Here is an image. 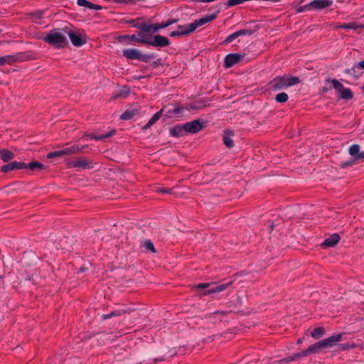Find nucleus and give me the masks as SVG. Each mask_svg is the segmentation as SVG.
Listing matches in <instances>:
<instances>
[{
  "label": "nucleus",
  "instance_id": "obj_47",
  "mask_svg": "<svg viewBox=\"0 0 364 364\" xmlns=\"http://www.w3.org/2000/svg\"><path fill=\"white\" fill-rule=\"evenodd\" d=\"M159 192L165 193H171V191L170 189H159Z\"/></svg>",
  "mask_w": 364,
  "mask_h": 364
},
{
  "label": "nucleus",
  "instance_id": "obj_6",
  "mask_svg": "<svg viewBox=\"0 0 364 364\" xmlns=\"http://www.w3.org/2000/svg\"><path fill=\"white\" fill-rule=\"evenodd\" d=\"M66 34L69 36L71 43L75 46L80 47L86 43L85 37L78 32L69 31L66 32Z\"/></svg>",
  "mask_w": 364,
  "mask_h": 364
},
{
  "label": "nucleus",
  "instance_id": "obj_30",
  "mask_svg": "<svg viewBox=\"0 0 364 364\" xmlns=\"http://www.w3.org/2000/svg\"><path fill=\"white\" fill-rule=\"evenodd\" d=\"M143 247L146 250L150 251L151 252H155V248L154 244L150 240H146L143 243Z\"/></svg>",
  "mask_w": 364,
  "mask_h": 364
},
{
  "label": "nucleus",
  "instance_id": "obj_4",
  "mask_svg": "<svg viewBox=\"0 0 364 364\" xmlns=\"http://www.w3.org/2000/svg\"><path fill=\"white\" fill-rule=\"evenodd\" d=\"M232 284V282H229L226 284H222L216 285L215 283H201L196 286L197 289H208L203 293V295H208L210 294H215L223 291L228 287Z\"/></svg>",
  "mask_w": 364,
  "mask_h": 364
},
{
  "label": "nucleus",
  "instance_id": "obj_5",
  "mask_svg": "<svg viewBox=\"0 0 364 364\" xmlns=\"http://www.w3.org/2000/svg\"><path fill=\"white\" fill-rule=\"evenodd\" d=\"M177 19H170L166 22L156 24H148L146 23H141L136 26V27L144 32H153L156 33L159 30L165 28L177 22Z\"/></svg>",
  "mask_w": 364,
  "mask_h": 364
},
{
  "label": "nucleus",
  "instance_id": "obj_20",
  "mask_svg": "<svg viewBox=\"0 0 364 364\" xmlns=\"http://www.w3.org/2000/svg\"><path fill=\"white\" fill-rule=\"evenodd\" d=\"M162 110L154 114L149 122L144 125V129H149L154 124H155L161 117Z\"/></svg>",
  "mask_w": 364,
  "mask_h": 364
},
{
  "label": "nucleus",
  "instance_id": "obj_3",
  "mask_svg": "<svg viewBox=\"0 0 364 364\" xmlns=\"http://www.w3.org/2000/svg\"><path fill=\"white\" fill-rule=\"evenodd\" d=\"M300 80L297 77H292L289 75L277 76L270 82L271 87L274 90H279L291 87L299 83Z\"/></svg>",
  "mask_w": 364,
  "mask_h": 364
},
{
  "label": "nucleus",
  "instance_id": "obj_35",
  "mask_svg": "<svg viewBox=\"0 0 364 364\" xmlns=\"http://www.w3.org/2000/svg\"><path fill=\"white\" fill-rule=\"evenodd\" d=\"M331 82L333 84V87L336 89L338 92H340L341 90L344 88L343 85L337 80L333 79L332 80Z\"/></svg>",
  "mask_w": 364,
  "mask_h": 364
},
{
  "label": "nucleus",
  "instance_id": "obj_16",
  "mask_svg": "<svg viewBox=\"0 0 364 364\" xmlns=\"http://www.w3.org/2000/svg\"><path fill=\"white\" fill-rule=\"evenodd\" d=\"M130 38H134V41L137 43H144L151 46V37L149 36H146L143 33H139L138 36L132 35Z\"/></svg>",
  "mask_w": 364,
  "mask_h": 364
},
{
  "label": "nucleus",
  "instance_id": "obj_1",
  "mask_svg": "<svg viewBox=\"0 0 364 364\" xmlns=\"http://www.w3.org/2000/svg\"><path fill=\"white\" fill-rule=\"evenodd\" d=\"M42 39L55 48H61L68 44L66 32L61 29H53L46 33Z\"/></svg>",
  "mask_w": 364,
  "mask_h": 364
},
{
  "label": "nucleus",
  "instance_id": "obj_7",
  "mask_svg": "<svg viewBox=\"0 0 364 364\" xmlns=\"http://www.w3.org/2000/svg\"><path fill=\"white\" fill-rule=\"evenodd\" d=\"M123 55L130 60H138L144 61L145 56L137 49H124L122 51Z\"/></svg>",
  "mask_w": 364,
  "mask_h": 364
},
{
  "label": "nucleus",
  "instance_id": "obj_19",
  "mask_svg": "<svg viewBox=\"0 0 364 364\" xmlns=\"http://www.w3.org/2000/svg\"><path fill=\"white\" fill-rule=\"evenodd\" d=\"M339 240L340 236L338 234H333L325 240L323 245L326 247H333L338 242Z\"/></svg>",
  "mask_w": 364,
  "mask_h": 364
},
{
  "label": "nucleus",
  "instance_id": "obj_36",
  "mask_svg": "<svg viewBox=\"0 0 364 364\" xmlns=\"http://www.w3.org/2000/svg\"><path fill=\"white\" fill-rule=\"evenodd\" d=\"M243 3L242 0H228L226 3L228 7H232Z\"/></svg>",
  "mask_w": 364,
  "mask_h": 364
},
{
  "label": "nucleus",
  "instance_id": "obj_27",
  "mask_svg": "<svg viewBox=\"0 0 364 364\" xmlns=\"http://www.w3.org/2000/svg\"><path fill=\"white\" fill-rule=\"evenodd\" d=\"M341 97L343 99L349 100L353 97V93L349 88H343L339 92Z\"/></svg>",
  "mask_w": 364,
  "mask_h": 364
},
{
  "label": "nucleus",
  "instance_id": "obj_10",
  "mask_svg": "<svg viewBox=\"0 0 364 364\" xmlns=\"http://www.w3.org/2000/svg\"><path fill=\"white\" fill-rule=\"evenodd\" d=\"M321 349H323V348L322 345L321 344V341H319V342L309 346L305 350H303L301 353L296 354L294 357L300 358V357L306 356L311 353H317L319 352V350Z\"/></svg>",
  "mask_w": 364,
  "mask_h": 364
},
{
  "label": "nucleus",
  "instance_id": "obj_17",
  "mask_svg": "<svg viewBox=\"0 0 364 364\" xmlns=\"http://www.w3.org/2000/svg\"><path fill=\"white\" fill-rule=\"evenodd\" d=\"M349 154L355 157L356 159H364V152L360 153V146L357 144H353L349 148Z\"/></svg>",
  "mask_w": 364,
  "mask_h": 364
},
{
  "label": "nucleus",
  "instance_id": "obj_45",
  "mask_svg": "<svg viewBox=\"0 0 364 364\" xmlns=\"http://www.w3.org/2000/svg\"><path fill=\"white\" fill-rule=\"evenodd\" d=\"M101 8L102 7L99 5L92 4V5H90L89 9L100 10V9H101Z\"/></svg>",
  "mask_w": 364,
  "mask_h": 364
},
{
  "label": "nucleus",
  "instance_id": "obj_37",
  "mask_svg": "<svg viewBox=\"0 0 364 364\" xmlns=\"http://www.w3.org/2000/svg\"><path fill=\"white\" fill-rule=\"evenodd\" d=\"M237 37V35L236 33V32L229 35L226 39L225 40V43H230L231 42H232L235 39H236Z\"/></svg>",
  "mask_w": 364,
  "mask_h": 364
},
{
  "label": "nucleus",
  "instance_id": "obj_21",
  "mask_svg": "<svg viewBox=\"0 0 364 364\" xmlns=\"http://www.w3.org/2000/svg\"><path fill=\"white\" fill-rule=\"evenodd\" d=\"M14 157V153L7 150L3 149L0 150V158L4 161L8 162L11 160Z\"/></svg>",
  "mask_w": 364,
  "mask_h": 364
},
{
  "label": "nucleus",
  "instance_id": "obj_32",
  "mask_svg": "<svg viewBox=\"0 0 364 364\" xmlns=\"http://www.w3.org/2000/svg\"><path fill=\"white\" fill-rule=\"evenodd\" d=\"M132 36H122L119 37V41L120 42H125L126 44H132V41H134V38H130Z\"/></svg>",
  "mask_w": 364,
  "mask_h": 364
},
{
  "label": "nucleus",
  "instance_id": "obj_52",
  "mask_svg": "<svg viewBox=\"0 0 364 364\" xmlns=\"http://www.w3.org/2000/svg\"><path fill=\"white\" fill-rule=\"evenodd\" d=\"M363 89L364 90V85H363Z\"/></svg>",
  "mask_w": 364,
  "mask_h": 364
},
{
  "label": "nucleus",
  "instance_id": "obj_43",
  "mask_svg": "<svg viewBox=\"0 0 364 364\" xmlns=\"http://www.w3.org/2000/svg\"><path fill=\"white\" fill-rule=\"evenodd\" d=\"M43 12H38V13H36L33 15V21L36 22V23H39L37 19L38 18H41V16L43 15Z\"/></svg>",
  "mask_w": 364,
  "mask_h": 364
},
{
  "label": "nucleus",
  "instance_id": "obj_9",
  "mask_svg": "<svg viewBox=\"0 0 364 364\" xmlns=\"http://www.w3.org/2000/svg\"><path fill=\"white\" fill-rule=\"evenodd\" d=\"M183 125L186 133L195 134L200 131L203 128V124L199 120H193L192 122H186Z\"/></svg>",
  "mask_w": 364,
  "mask_h": 364
},
{
  "label": "nucleus",
  "instance_id": "obj_11",
  "mask_svg": "<svg viewBox=\"0 0 364 364\" xmlns=\"http://www.w3.org/2000/svg\"><path fill=\"white\" fill-rule=\"evenodd\" d=\"M170 45V41L168 38L161 36L156 35L154 38H151V46L154 47H166Z\"/></svg>",
  "mask_w": 364,
  "mask_h": 364
},
{
  "label": "nucleus",
  "instance_id": "obj_12",
  "mask_svg": "<svg viewBox=\"0 0 364 364\" xmlns=\"http://www.w3.org/2000/svg\"><path fill=\"white\" fill-rule=\"evenodd\" d=\"M332 0H314L310 2L312 10H321L333 5Z\"/></svg>",
  "mask_w": 364,
  "mask_h": 364
},
{
  "label": "nucleus",
  "instance_id": "obj_50",
  "mask_svg": "<svg viewBox=\"0 0 364 364\" xmlns=\"http://www.w3.org/2000/svg\"><path fill=\"white\" fill-rule=\"evenodd\" d=\"M191 108L192 109H196L197 107H195V106H191Z\"/></svg>",
  "mask_w": 364,
  "mask_h": 364
},
{
  "label": "nucleus",
  "instance_id": "obj_34",
  "mask_svg": "<svg viewBox=\"0 0 364 364\" xmlns=\"http://www.w3.org/2000/svg\"><path fill=\"white\" fill-rule=\"evenodd\" d=\"M331 82L333 84V87L336 89L338 92H340L341 90L344 88L343 85L337 80L333 79L332 80Z\"/></svg>",
  "mask_w": 364,
  "mask_h": 364
},
{
  "label": "nucleus",
  "instance_id": "obj_8",
  "mask_svg": "<svg viewBox=\"0 0 364 364\" xmlns=\"http://www.w3.org/2000/svg\"><path fill=\"white\" fill-rule=\"evenodd\" d=\"M243 55L239 53H230L225 56L224 65L225 68H231L243 58Z\"/></svg>",
  "mask_w": 364,
  "mask_h": 364
},
{
  "label": "nucleus",
  "instance_id": "obj_26",
  "mask_svg": "<svg viewBox=\"0 0 364 364\" xmlns=\"http://www.w3.org/2000/svg\"><path fill=\"white\" fill-rule=\"evenodd\" d=\"M325 333V329L322 327L315 328L311 333V336L315 338L318 339L322 337Z\"/></svg>",
  "mask_w": 364,
  "mask_h": 364
},
{
  "label": "nucleus",
  "instance_id": "obj_51",
  "mask_svg": "<svg viewBox=\"0 0 364 364\" xmlns=\"http://www.w3.org/2000/svg\"><path fill=\"white\" fill-rule=\"evenodd\" d=\"M305 0H301V3L304 2Z\"/></svg>",
  "mask_w": 364,
  "mask_h": 364
},
{
  "label": "nucleus",
  "instance_id": "obj_40",
  "mask_svg": "<svg viewBox=\"0 0 364 364\" xmlns=\"http://www.w3.org/2000/svg\"><path fill=\"white\" fill-rule=\"evenodd\" d=\"M134 114L132 112L126 111L121 115V119H130L131 118H132Z\"/></svg>",
  "mask_w": 364,
  "mask_h": 364
},
{
  "label": "nucleus",
  "instance_id": "obj_28",
  "mask_svg": "<svg viewBox=\"0 0 364 364\" xmlns=\"http://www.w3.org/2000/svg\"><path fill=\"white\" fill-rule=\"evenodd\" d=\"M124 312H125V311H124V310L114 311H112L110 314H103L102 316V318L105 320V319L109 318L112 316H121L122 314H123Z\"/></svg>",
  "mask_w": 364,
  "mask_h": 364
},
{
  "label": "nucleus",
  "instance_id": "obj_18",
  "mask_svg": "<svg viewBox=\"0 0 364 364\" xmlns=\"http://www.w3.org/2000/svg\"><path fill=\"white\" fill-rule=\"evenodd\" d=\"M186 133L184 125H176L170 129V134L172 136L180 137Z\"/></svg>",
  "mask_w": 364,
  "mask_h": 364
},
{
  "label": "nucleus",
  "instance_id": "obj_46",
  "mask_svg": "<svg viewBox=\"0 0 364 364\" xmlns=\"http://www.w3.org/2000/svg\"><path fill=\"white\" fill-rule=\"evenodd\" d=\"M357 67L360 69H364V60L358 63Z\"/></svg>",
  "mask_w": 364,
  "mask_h": 364
},
{
  "label": "nucleus",
  "instance_id": "obj_39",
  "mask_svg": "<svg viewBox=\"0 0 364 364\" xmlns=\"http://www.w3.org/2000/svg\"><path fill=\"white\" fill-rule=\"evenodd\" d=\"M11 58L10 56H4L0 58V65L10 63Z\"/></svg>",
  "mask_w": 364,
  "mask_h": 364
},
{
  "label": "nucleus",
  "instance_id": "obj_25",
  "mask_svg": "<svg viewBox=\"0 0 364 364\" xmlns=\"http://www.w3.org/2000/svg\"><path fill=\"white\" fill-rule=\"evenodd\" d=\"M43 167V165L41 163L39 162H31L28 164L25 163V168L23 169H30V170H36V169H42Z\"/></svg>",
  "mask_w": 364,
  "mask_h": 364
},
{
  "label": "nucleus",
  "instance_id": "obj_49",
  "mask_svg": "<svg viewBox=\"0 0 364 364\" xmlns=\"http://www.w3.org/2000/svg\"><path fill=\"white\" fill-rule=\"evenodd\" d=\"M302 341H303V340L301 338H299V339H298L297 343L299 344V343H301Z\"/></svg>",
  "mask_w": 364,
  "mask_h": 364
},
{
  "label": "nucleus",
  "instance_id": "obj_31",
  "mask_svg": "<svg viewBox=\"0 0 364 364\" xmlns=\"http://www.w3.org/2000/svg\"><path fill=\"white\" fill-rule=\"evenodd\" d=\"M114 133V131H111L105 134H99V135H96V136H94L93 137H92V139H95V140H101V139H106V138H108L109 136H111L112 135H113Z\"/></svg>",
  "mask_w": 364,
  "mask_h": 364
},
{
  "label": "nucleus",
  "instance_id": "obj_44",
  "mask_svg": "<svg viewBox=\"0 0 364 364\" xmlns=\"http://www.w3.org/2000/svg\"><path fill=\"white\" fill-rule=\"evenodd\" d=\"M170 36L171 37H177V36H181V34L179 33L178 30H176V31L171 32Z\"/></svg>",
  "mask_w": 364,
  "mask_h": 364
},
{
  "label": "nucleus",
  "instance_id": "obj_48",
  "mask_svg": "<svg viewBox=\"0 0 364 364\" xmlns=\"http://www.w3.org/2000/svg\"><path fill=\"white\" fill-rule=\"evenodd\" d=\"M53 157H55V152H51V153H49L48 154V158L51 159V158H53Z\"/></svg>",
  "mask_w": 364,
  "mask_h": 364
},
{
  "label": "nucleus",
  "instance_id": "obj_23",
  "mask_svg": "<svg viewBox=\"0 0 364 364\" xmlns=\"http://www.w3.org/2000/svg\"><path fill=\"white\" fill-rule=\"evenodd\" d=\"M78 150H79L78 148L73 146L71 147H68V148H66L65 149H63V150H60V151H54V152L55 154V156H61L65 155V154H70L75 153V152H76Z\"/></svg>",
  "mask_w": 364,
  "mask_h": 364
},
{
  "label": "nucleus",
  "instance_id": "obj_42",
  "mask_svg": "<svg viewBox=\"0 0 364 364\" xmlns=\"http://www.w3.org/2000/svg\"><path fill=\"white\" fill-rule=\"evenodd\" d=\"M183 109H184L183 107H175L172 111V114L174 115H178L179 114H181L183 112Z\"/></svg>",
  "mask_w": 364,
  "mask_h": 364
},
{
  "label": "nucleus",
  "instance_id": "obj_22",
  "mask_svg": "<svg viewBox=\"0 0 364 364\" xmlns=\"http://www.w3.org/2000/svg\"><path fill=\"white\" fill-rule=\"evenodd\" d=\"M232 132L229 130L225 131L223 136V143L228 148H232L234 146L233 140L230 136Z\"/></svg>",
  "mask_w": 364,
  "mask_h": 364
},
{
  "label": "nucleus",
  "instance_id": "obj_14",
  "mask_svg": "<svg viewBox=\"0 0 364 364\" xmlns=\"http://www.w3.org/2000/svg\"><path fill=\"white\" fill-rule=\"evenodd\" d=\"M341 339V334L334 335L328 338L321 341L323 349L333 346L336 343L339 342Z\"/></svg>",
  "mask_w": 364,
  "mask_h": 364
},
{
  "label": "nucleus",
  "instance_id": "obj_38",
  "mask_svg": "<svg viewBox=\"0 0 364 364\" xmlns=\"http://www.w3.org/2000/svg\"><path fill=\"white\" fill-rule=\"evenodd\" d=\"M77 4L80 6H84L87 8H90V5H92V3L87 0H77Z\"/></svg>",
  "mask_w": 364,
  "mask_h": 364
},
{
  "label": "nucleus",
  "instance_id": "obj_33",
  "mask_svg": "<svg viewBox=\"0 0 364 364\" xmlns=\"http://www.w3.org/2000/svg\"><path fill=\"white\" fill-rule=\"evenodd\" d=\"M312 9H311V6L310 5V3L304 5V6H299L296 9V12L297 13H302V12H305L306 11H311Z\"/></svg>",
  "mask_w": 364,
  "mask_h": 364
},
{
  "label": "nucleus",
  "instance_id": "obj_2",
  "mask_svg": "<svg viewBox=\"0 0 364 364\" xmlns=\"http://www.w3.org/2000/svg\"><path fill=\"white\" fill-rule=\"evenodd\" d=\"M217 16L218 12L213 14L205 15L199 19L195 20L193 23L178 26L177 30L178 31L181 36L188 35L194 32L197 28L215 20Z\"/></svg>",
  "mask_w": 364,
  "mask_h": 364
},
{
  "label": "nucleus",
  "instance_id": "obj_13",
  "mask_svg": "<svg viewBox=\"0 0 364 364\" xmlns=\"http://www.w3.org/2000/svg\"><path fill=\"white\" fill-rule=\"evenodd\" d=\"M25 168V163L12 161L9 163L1 168V171L4 173H7L15 169H23Z\"/></svg>",
  "mask_w": 364,
  "mask_h": 364
},
{
  "label": "nucleus",
  "instance_id": "obj_15",
  "mask_svg": "<svg viewBox=\"0 0 364 364\" xmlns=\"http://www.w3.org/2000/svg\"><path fill=\"white\" fill-rule=\"evenodd\" d=\"M70 166L75 168H91V162L86 159H79L70 162Z\"/></svg>",
  "mask_w": 364,
  "mask_h": 364
},
{
  "label": "nucleus",
  "instance_id": "obj_24",
  "mask_svg": "<svg viewBox=\"0 0 364 364\" xmlns=\"http://www.w3.org/2000/svg\"><path fill=\"white\" fill-rule=\"evenodd\" d=\"M336 28H343V29H353L356 30L359 28H363V26L358 25L355 23H343V24H338L335 26Z\"/></svg>",
  "mask_w": 364,
  "mask_h": 364
},
{
  "label": "nucleus",
  "instance_id": "obj_29",
  "mask_svg": "<svg viewBox=\"0 0 364 364\" xmlns=\"http://www.w3.org/2000/svg\"><path fill=\"white\" fill-rule=\"evenodd\" d=\"M289 99L288 95L285 92H280L276 95L275 100L277 102L284 103Z\"/></svg>",
  "mask_w": 364,
  "mask_h": 364
},
{
  "label": "nucleus",
  "instance_id": "obj_41",
  "mask_svg": "<svg viewBox=\"0 0 364 364\" xmlns=\"http://www.w3.org/2000/svg\"><path fill=\"white\" fill-rule=\"evenodd\" d=\"M236 33L237 35V37H239L241 36L250 35L252 34V32L250 31L243 29L236 31Z\"/></svg>",
  "mask_w": 364,
  "mask_h": 364
}]
</instances>
